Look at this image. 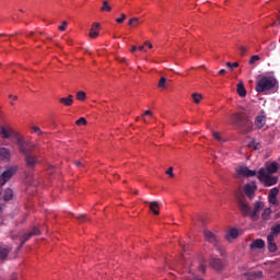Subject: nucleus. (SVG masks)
Segmentation results:
<instances>
[{"label":"nucleus","mask_w":280,"mask_h":280,"mask_svg":"<svg viewBox=\"0 0 280 280\" xmlns=\"http://www.w3.org/2000/svg\"><path fill=\"white\" fill-rule=\"evenodd\" d=\"M18 145L21 154H24V161L28 170H34L38 165V156L34 154L36 150V144L33 142L25 141L18 137Z\"/></svg>","instance_id":"nucleus-1"},{"label":"nucleus","mask_w":280,"mask_h":280,"mask_svg":"<svg viewBox=\"0 0 280 280\" xmlns=\"http://www.w3.org/2000/svg\"><path fill=\"white\" fill-rule=\"evenodd\" d=\"M231 121L234 124V126H237V128H245V132H250L253 130V122L248 120L246 117V113H234L231 115Z\"/></svg>","instance_id":"nucleus-2"},{"label":"nucleus","mask_w":280,"mask_h":280,"mask_svg":"<svg viewBox=\"0 0 280 280\" xmlns=\"http://www.w3.org/2000/svg\"><path fill=\"white\" fill-rule=\"evenodd\" d=\"M279 81L275 79V77H262L256 83L257 93H264L266 91H272L277 88Z\"/></svg>","instance_id":"nucleus-3"},{"label":"nucleus","mask_w":280,"mask_h":280,"mask_svg":"<svg viewBox=\"0 0 280 280\" xmlns=\"http://www.w3.org/2000/svg\"><path fill=\"white\" fill-rule=\"evenodd\" d=\"M257 178L262 183V185H265V187H272V185H277L278 180L277 177L268 174V172H266V168H260L258 171Z\"/></svg>","instance_id":"nucleus-4"},{"label":"nucleus","mask_w":280,"mask_h":280,"mask_svg":"<svg viewBox=\"0 0 280 280\" xmlns=\"http://www.w3.org/2000/svg\"><path fill=\"white\" fill-rule=\"evenodd\" d=\"M235 198L237 200L238 209L243 213L244 218H246V215H250V207L247 206L246 201H244V196L235 192Z\"/></svg>","instance_id":"nucleus-5"},{"label":"nucleus","mask_w":280,"mask_h":280,"mask_svg":"<svg viewBox=\"0 0 280 280\" xmlns=\"http://www.w3.org/2000/svg\"><path fill=\"white\" fill-rule=\"evenodd\" d=\"M209 266L210 268H212V270H215L217 272H222L226 264L224 262V260L218 258L217 256H212L209 261Z\"/></svg>","instance_id":"nucleus-6"},{"label":"nucleus","mask_w":280,"mask_h":280,"mask_svg":"<svg viewBox=\"0 0 280 280\" xmlns=\"http://www.w3.org/2000/svg\"><path fill=\"white\" fill-rule=\"evenodd\" d=\"M236 173L238 176H244L245 178H253V176H257V171H253L248 168V166H241L236 168Z\"/></svg>","instance_id":"nucleus-7"},{"label":"nucleus","mask_w":280,"mask_h":280,"mask_svg":"<svg viewBox=\"0 0 280 280\" xmlns=\"http://www.w3.org/2000/svg\"><path fill=\"white\" fill-rule=\"evenodd\" d=\"M16 174V168H9L0 175V185L3 186L13 175Z\"/></svg>","instance_id":"nucleus-8"},{"label":"nucleus","mask_w":280,"mask_h":280,"mask_svg":"<svg viewBox=\"0 0 280 280\" xmlns=\"http://www.w3.org/2000/svg\"><path fill=\"white\" fill-rule=\"evenodd\" d=\"M0 135H1L2 139H10V137H19V133H16L10 127H1Z\"/></svg>","instance_id":"nucleus-9"},{"label":"nucleus","mask_w":280,"mask_h":280,"mask_svg":"<svg viewBox=\"0 0 280 280\" xmlns=\"http://www.w3.org/2000/svg\"><path fill=\"white\" fill-rule=\"evenodd\" d=\"M205 237L207 242L213 244V246H218V237L215 236V234H213V232L205 231Z\"/></svg>","instance_id":"nucleus-10"},{"label":"nucleus","mask_w":280,"mask_h":280,"mask_svg":"<svg viewBox=\"0 0 280 280\" xmlns=\"http://www.w3.org/2000/svg\"><path fill=\"white\" fill-rule=\"evenodd\" d=\"M255 189H257V186H253L250 184L244 186L245 195L250 200H253V197L255 196Z\"/></svg>","instance_id":"nucleus-11"},{"label":"nucleus","mask_w":280,"mask_h":280,"mask_svg":"<svg viewBox=\"0 0 280 280\" xmlns=\"http://www.w3.org/2000/svg\"><path fill=\"white\" fill-rule=\"evenodd\" d=\"M100 28H101L100 23H97V22L93 23V25L90 30V37L97 38V36H100Z\"/></svg>","instance_id":"nucleus-12"},{"label":"nucleus","mask_w":280,"mask_h":280,"mask_svg":"<svg viewBox=\"0 0 280 280\" xmlns=\"http://www.w3.org/2000/svg\"><path fill=\"white\" fill-rule=\"evenodd\" d=\"M265 247H266V242H264V240H261V238H257V240L253 241V243L249 246L250 250H255V248L261 249Z\"/></svg>","instance_id":"nucleus-13"},{"label":"nucleus","mask_w":280,"mask_h":280,"mask_svg":"<svg viewBox=\"0 0 280 280\" xmlns=\"http://www.w3.org/2000/svg\"><path fill=\"white\" fill-rule=\"evenodd\" d=\"M267 244L269 253H275L277 250V243H275L272 235L267 236Z\"/></svg>","instance_id":"nucleus-14"},{"label":"nucleus","mask_w":280,"mask_h":280,"mask_svg":"<svg viewBox=\"0 0 280 280\" xmlns=\"http://www.w3.org/2000/svg\"><path fill=\"white\" fill-rule=\"evenodd\" d=\"M279 170V164L277 162H272L269 165H267V174L272 175V174H277Z\"/></svg>","instance_id":"nucleus-15"},{"label":"nucleus","mask_w":280,"mask_h":280,"mask_svg":"<svg viewBox=\"0 0 280 280\" xmlns=\"http://www.w3.org/2000/svg\"><path fill=\"white\" fill-rule=\"evenodd\" d=\"M60 104H63V106H72L73 105V95H69L68 97H61L59 100Z\"/></svg>","instance_id":"nucleus-16"},{"label":"nucleus","mask_w":280,"mask_h":280,"mask_svg":"<svg viewBox=\"0 0 280 280\" xmlns=\"http://www.w3.org/2000/svg\"><path fill=\"white\" fill-rule=\"evenodd\" d=\"M236 92L240 97H246V88L242 81L237 84Z\"/></svg>","instance_id":"nucleus-17"},{"label":"nucleus","mask_w":280,"mask_h":280,"mask_svg":"<svg viewBox=\"0 0 280 280\" xmlns=\"http://www.w3.org/2000/svg\"><path fill=\"white\" fill-rule=\"evenodd\" d=\"M255 126L259 129L264 128V126H266V118L264 116H257L255 119Z\"/></svg>","instance_id":"nucleus-18"},{"label":"nucleus","mask_w":280,"mask_h":280,"mask_svg":"<svg viewBox=\"0 0 280 280\" xmlns=\"http://www.w3.org/2000/svg\"><path fill=\"white\" fill-rule=\"evenodd\" d=\"M0 156L4 161H10V150H8L7 148H1L0 149Z\"/></svg>","instance_id":"nucleus-19"},{"label":"nucleus","mask_w":280,"mask_h":280,"mask_svg":"<svg viewBox=\"0 0 280 280\" xmlns=\"http://www.w3.org/2000/svg\"><path fill=\"white\" fill-rule=\"evenodd\" d=\"M150 211H152V213L154 215H159V201H152L149 206Z\"/></svg>","instance_id":"nucleus-20"},{"label":"nucleus","mask_w":280,"mask_h":280,"mask_svg":"<svg viewBox=\"0 0 280 280\" xmlns=\"http://www.w3.org/2000/svg\"><path fill=\"white\" fill-rule=\"evenodd\" d=\"M13 196H14V192L12 191V189L7 188V189L4 190L3 200L8 201V200H10L11 198H13Z\"/></svg>","instance_id":"nucleus-21"},{"label":"nucleus","mask_w":280,"mask_h":280,"mask_svg":"<svg viewBox=\"0 0 280 280\" xmlns=\"http://www.w3.org/2000/svg\"><path fill=\"white\" fill-rule=\"evenodd\" d=\"M113 7L108 4V1H103V7L101 8V12H112Z\"/></svg>","instance_id":"nucleus-22"},{"label":"nucleus","mask_w":280,"mask_h":280,"mask_svg":"<svg viewBox=\"0 0 280 280\" xmlns=\"http://www.w3.org/2000/svg\"><path fill=\"white\" fill-rule=\"evenodd\" d=\"M279 233H280V224H276L271 226V233L269 235H272V237L275 238V236L279 235Z\"/></svg>","instance_id":"nucleus-23"},{"label":"nucleus","mask_w":280,"mask_h":280,"mask_svg":"<svg viewBox=\"0 0 280 280\" xmlns=\"http://www.w3.org/2000/svg\"><path fill=\"white\" fill-rule=\"evenodd\" d=\"M10 255V249L5 247H0V259H5Z\"/></svg>","instance_id":"nucleus-24"},{"label":"nucleus","mask_w":280,"mask_h":280,"mask_svg":"<svg viewBox=\"0 0 280 280\" xmlns=\"http://www.w3.org/2000/svg\"><path fill=\"white\" fill-rule=\"evenodd\" d=\"M248 148H252L253 150H259L261 148V144L257 142V140H252L248 143Z\"/></svg>","instance_id":"nucleus-25"},{"label":"nucleus","mask_w":280,"mask_h":280,"mask_svg":"<svg viewBox=\"0 0 280 280\" xmlns=\"http://www.w3.org/2000/svg\"><path fill=\"white\" fill-rule=\"evenodd\" d=\"M229 235L232 240H237V237H240V231H237V229H231Z\"/></svg>","instance_id":"nucleus-26"},{"label":"nucleus","mask_w":280,"mask_h":280,"mask_svg":"<svg viewBox=\"0 0 280 280\" xmlns=\"http://www.w3.org/2000/svg\"><path fill=\"white\" fill-rule=\"evenodd\" d=\"M270 213H272L270 208H266L261 214L262 220H270Z\"/></svg>","instance_id":"nucleus-27"},{"label":"nucleus","mask_w":280,"mask_h":280,"mask_svg":"<svg viewBox=\"0 0 280 280\" xmlns=\"http://www.w3.org/2000/svg\"><path fill=\"white\" fill-rule=\"evenodd\" d=\"M77 100H79V102H84V100H86V93L84 91H79L77 93Z\"/></svg>","instance_id":"nucleus-28"},{"label":"nucleus","mask_w":280,"mask_h":280,"mask_svg":"<svg viewBox=\"0 0 280 280\" xmlns=\"http://www.w3.org/2000/svg\"><path fill=\"white\" fill-rule=\"evenodd\" d=\"M199 272L205 275L207 272V260H202L199 265Z\"/></svg>","instance_id":"nucleus-29"},{"label":"nucleus","mask_w":280,"mask_h":280,"mask_svg":"<svg viewBox=\"0 0 280 280\" xmlns=\"http://www.w3.org/2000/svg\"><path fill=\"white\" fill-rule=\"evenodd\" d=\"M261 209H264V202L256 201L254 205V211H257L259 213V211H261Z\"/></svg>","instance_id":"nucleus-30"},{"label":"nucleus","mask_w":280,"mask_h":280,"mask_svg":"<svg viewBox=\"0 0 280 280\" xmlns=\"http://www.w3.org/2000/svg\"><path fill=\"white\" fill-rule=\"evenodd\" d=\"M32 237H34L32 235V232H28V233L24 234L23 237H21L22 244H25V242H30V240H32Z\"/></svg>","instance_id":"nucleus-31"},{"label":"nucleus","mask_w":280,"mask_h":280,"mask_svg":"<svg viewBox=\"0 0 280 280\" xmlns=\"http://www.w3.org/2000/svg\"><path fill=\"white\" fill-rule=\"evenodd\" d=\"M128 25H130L131 27H137V25H139V18L130 19Z\"/></svg>","instance_id":"nucleus-32"},{"label":"nucleus","mask_w":280,"mask_h":280,"mask_svg":"<svg viewBox=\"0 0 280 280\" xmlns=\"http://www.w3.org/2000/svg\"><path fill=\"white\" fill-rule=\"evenodd\" d=\"M200 100H202V94L194 93L192 94V101L195 104H200Z\"/></svg>","instance_id":"nucleus-33"},{"label":"nucleus","mask_w":280,"mask_h":280,"mask_svg":"<svg viewBox=\"0 0 280 280\" xmlns=\"http://www.w3.org/2000/svg\"><path fill=\"white\" fill-rule=\"evenodd\" d=\"M167 83V79L165 77H162L159 81V88L160 89H165V84Z\"/></svg>","instance_id":"nucleus-34"},{"label":"nucleus","mask_w":280,"mask_h":280,"mask_svg":"<svg viewBox=\"0 0 280 280\" xmlns=\"http://www.w3.org/2000/svg\"><path fill=\"white\" fill-rule=\"evenodd\" d=\"M77 126H86V118L81 117L75 121Z\"/></svg>","instance_id":"nucleus-35"},{"label":"nucleus","mask_w":280,"mask_h":280,"mask_svg":"<svg viewBox=\"0 0 280 280\" xmlns=\"http://www.w3.org/2000/svg\"><path fill=\"white\" fill-rule=\"evenodd\" d=\"M226 67H229V69L231 71H233V69H237V67H240V63L238 62H234V63L226 62Z\"/></svg>","instance_id":"nucleus-36"},{"label":"nucleus","mask_w":280,"mask_h":280,"mask_svg":"<svg viewBox=\"0 0 280 280\" xmlns=\"http://www.w3.org/2000/svg\"><path fill=\"white\" fill-rule=\"evenodd\" d=\"M279 196V188H272L270 191H269V197H276Z\"/></svg>","instance_id":"nucleus-37"},{"label":"nucleus","mask_w":280,"mask_h":280,"mask_svg":"<svg viewBox=\"0 0 280 280\" xmlns=\"http://www.w3.org/2000/svg\"><path fill=\"white\" fill-rule=\"evenodd\" d=\"M258 60H260L259 55H254L249 60V65H255Z\"/></svg>","instance_id":"nucleus-38"},{"label":"nucleus","mask_w":280,"mask_h":280,"mask_svg":"<svg viewBox=\"0 0 280 280\" xmlns=\"http://www.w3.org/2000/svg\"><path fill=\"white\" fill-rule=\"evenodd\" d=\"M32 236L34 237L35 235H40V230L38 228L34 226L31 231Z\"/></svg>","instance_id":"nucleus-39"},{"label":"nucleus","mask_w":280,"mask_h":280,"mask_svg":"<svg viewBox=\"0 0 280 280\" xmlns=\"http://www.w3.org/2000/svg\"><path fill=\"white\" fill-rule=\"evenodd\" d=\"M125 19H126V13H121L120 18H117V19H116V23L121 24V23H124V20H125Z\"/></svg>","instance_id":"nucleus-40"},{"label":"nucleus","mask_w":280,"mask_h":280,"mask_svg":"<svg viewBox=\"0 0 280 280\" xmlns=\"http://www.w3.org/2000/svg\"><path fill=\"white\" fill-rule=\"evenodd\" d=\"M67 25H68L67 21H63V22H62V25H60V26L58 27V31H59V32H65V30H67Z\"/></svg>","instance_id":"nucleus-41"},{"label":"nucleus","mask_w":280,"mask_h":280,"mask_svg":"<svg viewBox=\"0 0 280 280\" xmlns=\"http://www.w3.org/2000/svg\"><path fill=\"white\" fill-rule=\"evenodd\" d=\"M165 174H167L168 176H171V178H174V167H170L166 172H165Z\"/></svg>","instance_id":"nucleus-42"},{"label":"nucleus","mask_w":280,"mask_h":280,"mask_svg":"<svg viewBox=\"0 0 280 280\" xmlns=\"http://www.w3.org/2000/svg\"><path fill=\"white\" fill-rule=\"evenodd\" d=\"M238 50L241 51V56H246L247 49H246L245 46H240V47H238Z\"/></svg>","instance_id":"nucleus-43"},{"label":"nucleus","mask_w":280,"mask_h":280,"mask_svg":"<svg viewBox=\"0 0 280 280\" xmlns=\"http://www.w3.org/2000/svg\"><path fill=\"white\" fill-rule=\"evenodd\" d=\"M79 222H86V220H89V218H86V214H81L78 217Z\"/></svg>","instance_id":"nucleus-44"},{"label":"nucleus","mask_w":280,"mask_h":280,"mask_svg":"<svg viewBox=\"0 0 280 280\" xmlns=\"http://www.w3.org/2000/svg\"><path fill=\"white\" fill-rule=\"evenodd\" d=\"M212 135H213V138L217 139V141H222V137H220L219 132L214 131L212 132Z\"/></svg>","instance_id":"nucleus-45"},{"label":"nucleus","mask_w":280,"mask_h":280,"mask_svg":"<svg viewBox=\"0 0 280 280\" xmlns=\"http://www.w3.org/2000/svg\"><path fill=\"white\" fill-rule=\"evenodd\" d=\"M32 130H34V132H37V135H43V131L37 126H33Z\"/></svg>","instance_id":"nucleus-46"},{"label":"nucleus","mask_w":280,"mask_h":280,"mask_svg":"<svg viewBox=\"0 0 280 280\" xmlns=\"http://www.w3.org/2000/svg\"><path fill=\"white\" fill-rule=\"evenodd\" d=\"M270 205H277V197H268Z\"/></svg>","instance_id":"nucleus-47"},{"label":"nucleus","mask_w":280,"mask_h":280,"mask_svg":"<svg viewBox=\"0 0 280 280\" xmlns=\"http://www.w3.org/2000/svg\"><path fill=\"white\" fill-rule=\"evenodd\" d=\"M257 213H259V212H257L256 210H253V212H252V213H249V215H250L252 220H255V219H256Z\"/></svg>","instance_id":"nucleus-48"},{"label":"nucleus","mask_w":280,"mask_h":280,"mask_svg":"<svg viewBox=\"0 0 280 280\" xmlns=\"http://www.w3.org/2000/svg\"><path fill=\"white\" fill-rule=\"evenodd\" d=\"M145 115H149V117H152L153 116L152 110H145L143 114V117H145Z\"/></svg>","instance_id":"nucleus-49"},{"label":"nucleus","mask_w":280,"mask_h":280,"mask_svg":"<svg viewBox=\"0 0 280 280\" xmlns=\"http://www.w3.org/2000/svg\"><path fill=\"white\" fill-rule=\"evenodd\" d=\"M144 45H145L147 47H149V49H152V47H153V46H152V43H150V42H145Z\"/></svg>","instance_id":"nucleus-50"},{"label":"nucleus","mask_w":280,"mask_h":280,"mask_svg":"<svg viewBox=\"0 0 280 280\" xmlns=\"http://www.w3.org/2000/svg\"><path fill=\"white\" fill-rule=\"evenodd\" d=\"M224 73H226V70H225V69H221V70L219 71V75H224Z\"/></svg>","instance_id":"nucleus-51"},{"label":"nucleus","mask_w":280,"mask_h":280,"mask_svg":"<svg viewBox=\"0 0 280 280\" xmlns=\"http://www.w3.org/2000/svg\"><path fill=\"white\" fill-rule=\"evenodd\" d=\"M11 240H19V235L18 234H12Z\"/></svg>","instance_id":"nucleus-52"},{"label":"nucleus","mask_w":280,"mask_h":280,"mask_svg":"<svg viewBox=\"0 0 280 280\" xmlns=\"http://www.w3.org/2000/svg\"><path fill=\"white\" fill-rule=\"evenodd\" d=\"M9 97H10V100H13V101L19 100V96H12V94H11V95H9Z\"/></svg>","instance_id":"nucleus-53"},{"label":"nucleus","mask_w":280,"mask_h":280,"mask_svg":"<svg viewBox=\"0 0 280 280\" xmlns=\"http://www.w3.org/2000/svg\"><path fill=\"white\" fill-rule=\"evenodd\" d=\"M74 163H75L77 167H82V162L77 161V162H74Z\"/></svg>","instance_id":"nucleus-54"},{"label":"nucleus","mask_w":280,"mask_h":280,"mask_svg":"<svg viewBox=\"0 0 280 280\" xmlns=\"http://www.w3.org/2000/svg\"><path fill=\"white\" fill-rule=\"evenodd\" d=\"M23 246H24V244H23V240H21V243H20V245H19L18 249H19V250H21V248H23Z\"/></svg>","instance_id":"nucleus-55"},{"label":"nucleus","mask_w":280,"mask_h":280,"mask_svg":"<svg viewBox=\"0 0 280 280\" xmlns=\"http://www.w3.org/2000/svg\"><path fill=\"white\" fill-rule=\"evenodd\" d=\"M138 49H139V51H145V47L144 46H139Z\"/></svg>","instance_id":"nucleus-56"},{"label":"nucleus","mask_w":280,"mask_h":280,"mask_svg":"<svg viewBox=\"0 0 280 280\" xmlns=\"http://www.w3.org/2000/svg\"><path fill=\"white\" fill-rule=\"evenodd\" d=\"M119 62H128V59H126V58H120V59H119Z\"/></svg>","instance_id":"nucleus-57"},{"label":"nucleus","mask_w":280,"mask_h":280,"mask_svg":"<svg viewBox=\"0 0 280 280\" xmlns=\"http://www.w3.org/2000/svg\"><path fill=\"white\" fill-rule=\"evenodd\" d=\"M135 51H137V46H132L131 48V52L135 54Z\"/></svg>","instance_id":"nucleus-58"},{"label":"nucleus","mask_w":280,"mask_h":280,"mask_svg":"<svg viewBox=\"0 0 280 280\" xmlns=\"http://www.w3.org/2000/svg\"><path fill=\"white\" fill-rule=\"evenodd\" d=\"M27 36H34V32H31Z\"/></svg>","instance_id":"nucleus-59"},{"label":"nucleus","mask_w":280,"mask_h":280,"mask_svg":"<svg viewBox=\"0 0 280 280\" xmlns=\"http://www.w3.org/2000/svg\"><path fill=\"white\" fill-rule=\"evenodd\" d=\"M195 280H202L201 278H195Z\"/></svg>","instance_id":"nucleus-60"},{"label":"nucleus","mask_w":280,"mask_h":280,"mask_svg":"<svg viewBox=\"0 0 280 280\" xmlns=\"http://www.w3.org/2000/svg\"><path fill=\"white\" fill-rule=\"evenodd\" d=\"M143 121H144V124H145L148 120H145V118L143 117Z\"/></svg>","instance_id":"nucleus-61"},{"label":"nucleus","mask_w":280,"mask_h":280,"mask_svg":"<svg viewBox=\"0 0 280 280\" xmlns=\"http://www.w3.org/2000/svg\"><path fill=\"white\" fill-rule=\"evenodd\" d=\"M180 246H182V248H184V250H185V246H183V244H180Z\"/></svg>","instance_id":"nucleus-62"},{"label":"nucleus","mask_w":280,"mask_h":280,"mask_svg":"<svg viewBox=\"0 0 280 280\" xmlns=\"http://www.w3.org/2000/svg\"><path fill=\"white\" fill-rule=\"evenodd\" d=\"M136 121H139V117L136 118Z\"/></svg>","instance_id":"nucleus-63"},{"label":"nucleus","mask_w":280,"mask_h":280,"mask_svg":"<svg viewBox=\"0 0 280 280\" xmlns=\"http://www.w3.org/2000/svg\"><path fill=\"white\" fill-rule=\"evenodd\" d=\"M205 68V66H200V69Z\"/></svg>","instance_id":"nucleus-64"}]
</instances>
